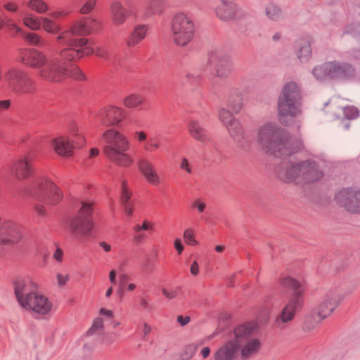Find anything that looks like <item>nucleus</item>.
<instances>
[{
    "instance_id": "obj_1",
    "label": "nucleus",
    "mask_w": 360,
    "mask_h": 360,
    "mask_svg": "<svg viewBox=\"0 0 360 360\" xmlns=\"http://www.w3.org/2000/svg\"><path fill=\"white\" fill-rule=\"evenodd\" d=\"M101 27L100 22L94 18H83L57 37L58 42L65 46L59 53L46 56L36 49H25L20 52L21 62L37 69L38 75L48 82H58L68 77L83 80L84 75L72 62L94 53V49L82 37L98 30Z\"/></svg>"
},
{
    "instance_id": "obj_18",
    "label": "nucleus",
    "mask_w": 360,
    "mask_h": 360,
    "mask_svg": "<svg viewBox=\"0 0 360 360\" xmlns=\"http://www.w3.org/2000/svg\"><path fill=\"white\" fill-rule=\"evenodd\" d=\"M51 144L58 154L70 156L72 155L74 148L83 146V141L82 136H79L77 141H72L65 136H60L52 140Z\"/></svg>"
},
{
    "instance_id": "obj_42",
    "label": "nucleus",
    "mask_w": 360,
    "mask_h": 360,
    "mask_svg": "<svg viewBox=\"0 0 360 360\" xmlns=\"http://www.w3.org/2000/svg\"><path fill=\"white\" fill-rule=\"evenodd\" d=\"M147 144L148 146L145 147L147 150H153L160 147L159 140L157 136L150 137Z\"/></svg>"
},
{
    "instance_id": "obj_53",
    "label": "nucleus",
    "mask_w": 360,
    "mask_h": 360,
    "mask_svg": "<svg viewBox=\"0 0 360 360\" xmlns=\"http://www.w3.org/2000/svg\"><path fill=\"white\" fill-rule=\"evenodd\" d=\"M145 238V234L143 233H141V232H139V233H135V235L134 236V240L136 242V243H141L142 240L144 239Z\"/></svg>"
},
{
    "instance_id": "obj_48",
    "label": "nucleus",
    "mask_w": 360,
    "mask_h": 360,
    "mask_svg": "<svg viewBox=\"0 0 360 360\" xmlns=\"http://www.w3.org/2000/svg\"><path fill=\"white\" fill-rule=\"evenodd\" d=\"M180 167L182 169L186 170L189 174H191L192 172V169H191V166L189 165V162H188V160L186 158H184L182 159Z\"/></svg>"
},
{
    "instance_id": "obj_17",
    "label": "nucleus",
    "mask_w": 360,
    "mask_h": 360,
    "mask_svg": "<svg viewBox=\"0 0 360 360\" xmlns=\"http://www.w3.org/2000/svg\"><path fill=\"white\" fill-rule=\"evenodd\" d=\"M226 128L238 148L243 150L248 149L251 141L245 134L238 120H233L230 124H227Z\"/></svg>"
},
{
    "instance_id": "obj_30",
    "label": "nucleus",
    "mask_w": 360,
    "mask_h": 360,
    "mask_svg": "<svg viewBox=\"0 0 360 360\" xmlns=\"http://www.w3.org/2000/svg\"><path fill=\"white\" fill-rule=\"evenodd\" d=\"M264 11L267 18L273 21H277L283 16L281 8L273 2H270L266 5Z\"/></svg>"
},
{
    "instance_id": "obj_13",
    "label": "nucleus",
    "mask_w": 360,
    "mask_h": 360,
    "mask_svg": "<svg viewBox=\"0 0 360 360\" xmlns=\"http://www.w3.org/2000/svg\"><path fill=\"white\" fill-rule=\"evenodd\" d=\"M11 90L18 95L32 93L34 89V80L24 70L12 68L4 76Z\"/></svg>"
},
{
    "instance_id": "obj_28",
    "label": "nucleus",
    "mask_w": 360,
    "mask_h": 360,
    "mask_svg": "<svg viewBox=\"0 0 360 360\" xmlns=\"http://www.w3.org/2000/svg\"><path fill=\"white\" fill-rule=\"evenodd\" d=\"M298 50L297 56L302 62H307L309 59L311 53L310 42L308 39H301L298 44Z\"/></svg>"
},
{
    "instance_id": "obj_4",
    "label": "nucleus",
    "mask_w": 360,
    "mask_h": 360,
    "mask_svg": "<svg viewBox=\"0 0 360 360\" xmlns=\"http://www.w3.org/2000/svg\"><path fill=\"white\" fill-rule=\"evenodd\" d=\"M281 284L288 292L283 298V307L275 319V325L283 328L294 319L296 312L302 307L304 286L290 276L282 278Z\"/></svg>"
},
{
    "instance_id": "obj_31",
    "label": "nucleus",
    "mask_w": 360,
    "mask_h": 360,
    "mask_svg": "<svg viewBox=\"0 0 360 360\" xmlns=\"http://www.w3.org/2000/svg\"><path fill=\"white\" fill-rule=\"evenodd\" d=\"M163 11V0H148L144 15L150 16L153 14H160Z\"/></svg>"
},
{
    "instance_id": "obj_44",
    "label": "nucleus",
    "mask_w": 360,
    "mask_h": 360,
    "mask_svg": "<svg viewBox=\"0 0 360 360\" xmlns=\"http://www.w3.org/2000/svg\"><path fill=\"white\" fill-rule=\"evenodd\" d=\"M184 238L186 242L189 245L196 244V240L194 239L191 229H187L184 233Z\"/></svg>"
},
{
    "instance_id": "obj_49",
    "label": "nucleus",
    "mask_w": 360,
    "mask_h": 360,
    "mask_svg": "<svg viewBox=\"0 0 360 360\" xmlns=\"http://www.w3.org/2000/svg\"><path fill=\"white\" fill-rule=\"evenodd\" d=\"M69 279V277L68 275L63 276L61 274H57V280H58V284L59 286H63L65 285L66 281Z\"/></svg>"
},
{
    "instance_id": "obj_45",
    "label": "nucleus",
    "mask_w": 360,
    "mask_h": 360,
    "mask_svg": "<svg viewBox=\"0 0 360 360\" xmlns=\"http://www.w3.org/2000/svg\"><path fill=\"white\" fill-rule=\"evenodd\" d=\"M198 77V75L195 76L194 74L186 72L181 73L179 75V79L182 84H184V79H186L188 82H190L191 81L192 79L196 78Z\"/></svg>"
},
{
    "instance_id": "obj_40",
    "label": "nucleus",
    "mask_w": 360,
    "mask_h": 360,
    "mask_svg": "<svg viewBox=\"0 0 360 360\" xmlns=\"http://www.w3.org/2000/svg\"><path fill=\"white\" fill-rule=\"evenodd\" d=\"M103 321L101 318H96L94 321L92 326L86 332L87 335H91L94 333L99 329H102L103 327Z\"/></svg>"
},
{
    "instance_id": "obj_59",
    "label": "nucleus",
    "mask_w": 360,
    "mask_h": 360,
    "mask_svg": "<svg viewBox=\"0 0 360 360\" xmlns=\"http://www.w3.org/2000/svg\"><path fill=\"white\" fill-rule=\"evenodd\" d=\"M210 354V349L208 347H205L202 348L201 350V354L204 359H206L209 356Z\"/></svg>"
},
{
    "instance_id": "obj_46",
    "label": "nucleus",
    "mask_w": 360,
    "mask_h": 360,
    "mask_svg": "<svg viewBox=\"0 0 360 360\" xmlns=\"http://www.w3.org/2000/svg\"><path fill=\"white\" fill-rule=\"evenodd\" d=\"M196 349H197V347L193 345H188V347H186V348L185 349V354L188 356V357L187 359H184L189 360L193 356L194 353L195 352Z\"/></svg>"
},
{
    "instance_id": "obj_29",
    "label": "nucleus",
    "mask_w": 360,
    "mask_h": 360,
    "mask_svg": "<svg viewBox=\"0 0 360 360\" xmlns=\"http://www.w3.org/2000/svg\"><path fill=\"white\" fill-rule=\"evenodd\" d=\"M147 28L145 25H137L131 32L130 37L127 40L128 46H132L144 39Z\"/></svg>"
},
{
    "instance_id": "obj_14",
    "label": "nucleus",
    "mask_w": 360,
    "mask_h": 360,
    "mask_svg": "<svg viewBox=\"0 0 360 360\" xmlns=\"http://www.w3.org/2000/svg\"><path fill=\"white\" fill-rule=\"evenodd\" d=\"M203 70L217 77L226 78L231 72V63L226 53L214 50L209 53L207 62Z\"/></svg>"
},
{
    "instance_id": "obj_35",
    "label": "nucleus",
    "mask_w": 360,
    "mask_h": 360,
    "mask_svg": "<svg viewBox=\"0 0 360 360\" xmlns=\"http://www.w3.org/2000/svg\"><path fill=\"white\" fill-rule=\"evenodd\" d=\"M41 17H34L32 15L23 18L24 24L32 30H38L41 27Z\"/></svg>"
},
{
    "instance_id": "obj_7",
    "label": "nucleus",
    "mask_w": 360,
    "mask_h": 360,
    "mask_svg": "<svg viewBox=\"0 0 360 360\" xmlns=\"http://www.w3.org/2000/svg\"><path fill=\"white\" fill-rule=\"evenodd\" d=\"M258 326L255 322L241 324L235 328L232 333L240 356L247 360L256 355L261 349V341L258 338Z\"/></svg>"
},
{
    "instance_id": "obj_32",
    "label": "nucleus",
    "mask_w": 360,
    "mask_h": 360,
    "mask_svg": "<svg viewBox=\"0 0 360 360\" xmlns=\"http://www.w3.org/2000/svg\"><path fill=\"white\" fill-rule=\"evenodd\" d=\"M41 27L51 34H56L60 31V26L50 18L41 17Z\"/></svg>"
},
{
    "instance_id": "obj_58",
    "label": "nucleus",
    "mask_w": 360,
    "mask_h": 360,
    "mask_svg": "<svg viewBox=\"0 0 360 360\" xmlns=\"http://www.w3.org/2000/svg\"><path fill=\"white\" fill-rule=\"evenodd\" d=\"M4 7L6 10L9 11H15L17 10V6L13 3H8L4 5Z\"/></svg>"
},
{
    "instance_id": "obj_27",
    "label": "nucleus",
    "mask_w": 360,
    "mask_h": 360,
    "mask_svg": "<svg viewBox=\"0 0 360 360\" xmlns=\"http://www.w3.org/2000/svg\"><path fill=\"white\" fill-rule=\"evenodd\" d=\"M110 10L112 21L115 25H118L124 22L127 18V11L120 2H113L111 4Z\"/></svg>"
},
{
    "instance_id": "obj_2",
    "label": "nucleus",
    "mask_w": 360,
    "mask_h": 360,
    "mask_svg": "<svg viewBox=\"0 0 360 360\" xmlns=\"http://www.w3.org/2000/svg\"><path fill=\"white\" fill-rule=\"evenodd\" d=\"M257 141L264 151L278 158L297 153L302 147L300 140L292 139L288 131L271 122L259 128Z\"/></svg>"
},
{
    "instance_id": "obj_36",
    "label": "nucleus",
    "mask_w": 360,
    "mask_h": 360,
    "mask_svg": "<svg viewBox=\"0 0 360 360\" xmlns=\"http://www.w3.org/2000/svg\"><path fill=\"white\" fill-rule=\"evenodd\" d=\"M218 116L219 120L223 123V124L226 127L227 124H230L233 120H236V118L233 117V112L230 111V110L221 107L219 108L218 112Z\"/></svg>"
},
{
    "instance_id": "obj_64",
    "label": "nucleus",
    "mask_w": 360,
    "mask_h": 360,
    "mask_svg": "<svg viewBox=\"0 0 360 360\" xmlns=\"http://www.w3.org/2000/svg\"><path fill=\"white\" fill-rule=\"evenodd\" d=\"M136 134L138 135V139L140 141L146 140V135L144 132H143V131L136 132Z\"/></svg>"
},
{
    "instance_id": "obj_54",
    "label": "nucleus",
    "mask_w": 360,
    "mask_h": 360,
    "mask_svg": "<svg viewBox=\"0 0 360 360\" xmlns=\"http://www.w3.org/2000/svg\"><path fill=\"white\" fill-rule=\"evenodd\" d=\"M191 272L193 275L195 276L198 274V264L197 262H193L191 266Z\"/></svg>"
},
{
    "instance_id": "obj_10",
    "label": "nucleus",
    "mask_w": 360,
    "mask_h": 360,
    "mask_svg": "<svg viewBox=\"0 0 360 360\" xmlns=\"http://www.w3.org/2000/svg\"><path fill=\"white\" fill-rule=\"evenodd\" d=\"M79 204L78 214L69 217L65 221V226L72 236L82 243L91 235L94 226L91 218L93 212V202L82 200Z\"/></svg>"
},
{
    "instance_id": "obj_6",
    "label": "nucleus",
    "mask_w": 360,
    "mask_h": 360,
    "mask_svg": "<svg viewBox=\"0 0 360 360\" xmlns=\"http://www.w3.org/2000/svg\"><path fill=\"white\" fill-rule=\"evenodd\" d=\"M279 120L288 124V117H296L302 112V91L295 82H288L283 86L278 98Z\"/></svg>"
},
{
    "instance_id": "obj_37",
    "label": "nucleus",
    "mask_w": 360,
    "mask_h": 360,
    "mask_svg": "<svg viewBox=\"0 0 360 360\" xmlns=\"http://www.w3.org/2000/svg\"><path fill=\"white\" fill-rule=\"evenodd\" d=\"M144 101V98L139 94H131L125 98L124 105L127 108H135L141 105Z\"/></svg>"
},
{
    "instance_id": "obj_34",
    "label": "nucleus",
    "mask_w": 360,
    "mask_h": 360,
    "mask_svg": "<svg viewBox=\"0 0 360 360\" xmlns=\"http://www.w3.org/2000/svg\"><path fill=\"white\" fill-rule=\"evenodd\" d=\"M27 6L30 9L39 14H43L49 10V6L42 0H30L28 1Z\"/></svg>"
},
{
    "instance_id": "obj_11",
    "label": "nucleus",
    "mask_w": 360,
    "mask_h": 360,
    "mask_svg": "<svg viewBox=\"0 0 360 360\" xmlns=\"http://www.w3.org/2000/svg\"><path fill=\"white\" fill-rule=\"evenodd\" d=\"M311 73L320 81L328 78L348 79L354 76V69L348 63L333 61L315 67Z\"/></svg>"
},
{
    "instance_id": "obj_16",
    "label": "nucleus",
    "mask_w": 360,
    "mask_h": 360,
    "mask_svg": "<svg viewBox=\"0 0 360 360\" xmlns=\"http://www.w3.org/2000/svg\"><path fill=\"white\" fill-rule=\"evenodd\" d=\"M335 199L338 204L347 211L360 213V190L344 189L336 195Z\"/></svg>"
},
{
    "instance_id": "obj_8",
    "label": "nucleus",
    "mask_w": 360,
    "mask_h": 360,
    "mask_svg": "<svg viewBox=\"0 0 360 360\" xmlns=\"http://www.w3.org/2000/svg\"><path fill=\"white\" fill-rule=\"evenodd\" d=\"M103 150L112 162L120 167H128L132 163V158L125 152L129 149V142L120 132L109 129L103 134Z\"/></svg>"
},
{
    "instance_id": "obj_55",
    "label": "nucleus",
    "mask_w": 360,
    "mask_h": 360,
    "mask_svg": "<svg viewBox=\"0 0 360 360\" xmlns=\"http://www.w3.org/2000/svg\"><path fill=\"white\" fill-rule=\"evenodd\" d=\"M100 314H103V315H105L106 316H108V318H112L113 317V313L112 311L110 310H108L105 308H101L100 309Z\"/></svg>"
},
{
    "instance_id": "obj_22",
    "label": "nucleus",
    "mask_w": 360,
    "mask_h": 360,
    "mask_svg": "<svg viewBox=\"0 0 360 360\" xmlns=\"http://www.w3.org/2000/svg\"><path fill=\"white\" fill-rule=\"evenodd\" d=\"M238 7L233 0H221L220 4L216 9V15L219 18L224 21L236 19Z\"/></svg>"
},
{
    "instance_id": "obj_47",
    "label": "nucleus",
    "mask_w": 360,
    "mask_h": 360,
    "mask_svg": "<svg viewBox=\"0 0 360 360\" xmlns=\"http://www.w3.org/2000/svg\"><path fill=\"white\" fill-rule=\"evenodd\" d=\"M176 321L181 326H185L190 322L191 318L188 316H183L182 315H179L177 316Z\"/></svg>"
},
{
    "instance_id": "obj_51",
    "label": "nucleus",
    "mask_w": 360,
    "mask_h": 360,
    "mask_svg": "<svg viewBox=\"0 0 360 360\" xmlns=\"http://www.w3.org/2000/svg\"><path fill=\"white\" fill-rule=\"evenodd\" d=\"M63 255V250L60 248H57L53 254V258L58 262H61Z\"/></svg>"
},
{
    "instance_id": "obj_41",
    "label": "nucleus",
    "mask_w": 360,
    "mask_h": 360,
    "mask_svg": "<svg viewBox=\"0 0 360 360\" xmlns=\"http://www.w3.org/2000/svg\"><path fill=\"white\" fill-rule=\"evenodd\" d=\"M153 228V224L147 220H145L142 225L136 224L133 227L135 233L141 232V231L150 230Z\"/></svg>"
},
{
    "instance_id": "obj_50",
    "label": "nucleus",
    "mask_w": 360,
    "mask_h": 360,
    "mask_svg": "<svg viewBox=\"0 0 360 360\" xmlns=\"http://www.w3.org/2000/svg\"><path fill=\"white\" fill-rule=\"evenodd\" d=\"M162 293L163 295L168 299H174L177 297L178 293L176 291H167L166 289H162Z\"/></svg>"
},
{
    "instance_id": "obj_9",
    "label": "nucleus",
    "mask_w": 360,
    "mask_h": 360,
    "mask_svg": "<svg viewBox=\"0 0 360 360\" xmlns=\"http://www.w3.org/2000/svg\"><path fill=\"white\" fill-rule=\"evenodd\" d=\"M30 195L34 200V209L40 216L46 214L45 205H54L62 199V195L58 188L51 181L46 179L37 180Z\"/></svg>"
},
{
    "instance_id": "obj_33",
    "label": "nucleus",
    "mask_w": 360,
    "mask_h": 360,
    "mask_svg": "<svg viewBox=\"0 0 360 360\" xmlns=\"http://www.w3.org/2000/svg\"><path fill=\"white\" fill-rule=\"evenodd\" d=\"M349 34L360 42V22H352L347 25L343 30L342 35Z\"/></svg>"
},
{
    "instance_id": "obj_63",
    "label": "nucleus",
    "mask_w": 360,
    "mask_h": 360,
    "mask_svg": "<svg viewBox=\"0 0 360 360\" xmlns=\"http://www.w3.org/2000/svg\"><path fill=\"white\" fill-rule=\"evenodd\" d=\"M124 208V212L127 214L128 215H131L132 214V209L131 207H130V204L129 205H123Z\"/></svg>"
},
{
    "instance_id": "obj_15",
    "label": "nucleus",
    "mask_w": 360,
    "mask_h": 360,
    "mask_svg": "<svg viewBox=\"0 0 360 360\" xmlns=\"http://www.w3.org/2000/svg\"><path fill=\"white\" fill-rule=\"evenodd\" d=\"M343 295L337 290L326 294L317 308L311 314L316 323L329 316L343 299Z\"/></svg>"
},
{
    "instance_id": "obj_24",
    "label": "nucleus",
    "mask_w": 360,
    "mask_h": 360,
    "mask_svg": "<svg viewBox=\"0 0 360 360\" xmlns=\"http://www.w3.org/2000/svg\"><path fill=\"white\" fill-rule=\"evenodd\" d=\"M139 167L147 181L152 185L157 186L160 184V177L154 165L146 159L139 161Z\"/></svg>"
},
{
    "instance_id": "obj_39",
    "label": "nucleus",
    "mask_w": 360,
    "mask_h": 360,
    "mask_svg": "<svg viewBox=\"0 0 360 360\" xmlns=\"http://www.w3.org/2000/svg\"><path fill=\"white\" fill-rule=\"evenodd\" d=\"M96 3V0H86V1L79 8V13L82 14H87L91 11Z\"/></svg>"
},
{
    "instance_id": "obj_56",
    "label": "nucleus",
    "mask_w": 360,
    "mask_h": 360,
    "mask_svg": "<svg viewBox=\"0 0 360 360\" xmlns=\"http://www.w3.org/2000/svg\"><path fill=\"white\" fill-rule=\"evenodd\" d=\"M109 278H110V282L115 285L117 283V281H116V271L115 270H111L110 271V274H109Z\"/></svg>"
},
{
    "instance_id": "obj_12",
    "label": "nucleus",
    "mask_w": 360,
    "mask_h": 360,
    "mask_svg": "<svg viewBox=\"0 0 360 360\" xmlns=\"http://www.w3.org/2000/svg\"><path fill=\"white\" fill-rule=\"evenodd\" d=\"M172 30L175 43L178 46H184L193 38L195 25L189 16L179 13L172 18Z\"/></svg>"
},
{
    "instance_id": "obj_38",
    "label": "nucleus",
    "mask_w": 360,
    "mask_h": 360,
    "mask_svg": "<svg viewBox=\"0 0 360 360\" xmlns=\"http://www.w3.org/2000/svg\"><path fill=\"white\" fill-rule=\"evenodd\" d=\"M344 117L347 120L355 119L358 116V110L354 106H347L342 108Z\"/></svg>"
},
{
    "instance_id": "obj_19",
    "label": "nucleus",
    "mask_w": 360,
    "mask_h": 360,
    "mask_svg": "<svg viewBox=\"0 0 360 360\" xmlns=\"http://www.w3.org/2000/svg\"><path fill=\"white\" fill-rule=\"evenodd\" d=\"M4 27H6L11 32L20 34L23 39L32 45L41 46L44 44V41L39 35L35 33H26L22 32L20 27L7 18L4 19L0 18V29Z\"/></svg>"
},
{
    "instance_id": "obj_61",
    "label": "nucleus",
    "mask_w": 360,
    "mask_h": 360,
    "mask_svg": "<svg viewBox=\"0 0 360 360\" xmlns=\"http://www.w3.org/2000/svg\"><path fill=\"white\" fill-rule=\"evenodd\" d=\"M128 280L129 276L127 274H123L120 276V282L122 285H124Z\"/></svg>"
},
{
    "instance_id": "obj_43",
    "label": "nucleus",
    "mask_w": 360,
    "mask_h": 360,
    "mask_svg": "<svg viewBox=\"0 0 360 360\" xmlns=\"http://www.w3.org/2000/svg\"><path fill=\"white\" fill-rule=\"evenodd\" d=\"M130 193L125 186V183H122V197H121V201L122 205H129V200L130 198Z\"/></svg>"
},
{
    "instance_id": "obj_57",
    "label": "nucleus",
    "mask_w": 360,
    "mask_h": 360,
    "mask_svg": "<svg viewBox=\"0 0 360 360\" xmlns=\"http://www.w3.org/2000/svg\"><path fill=\"white\" fill-rule=\"evenodd\" d=\"M11 104L10 100H4L0 101V110L3 109H7Z\"/></svg>"
},
{
    "instance_id": "obj_21",
    "label": "nucleus",
    "mask_w": 360,
    "mask_h": 360,
    "mask_svg": "<svg viewBox=\"0 0 360 360\" xmlns=\"http://www.w3.org/2000/svg\"><path fill=\"white\" fill-rule=\"evenodd\" d=\"M124 117L123 111L116 107H108L103 109L98 115V120L105 126L119 124Z\"/></svg>"
},
{
    "instance_id": "obj_62",
    "label": "nucleus",
    "mask_w": 360,
    "mask_h": 360,
    "mask_svg": "<svg viewBox=\"0 0 360 360\" xmlns=\"http://www.w3.org/2000/svg\"><path fill=\"white\" fill-rule=\"evenodd\" d=\"M140 304H141V307H143L146 309H148L149 307H150L149 304H148L147 300L146 299H144V298H141V299Z\"/></svg>"
},
{
    "instance_id": "obj_52",
    "label": "nucleus",
    "mask_w": 360,
    "mask_h": 360,
    "mask_svg": "<svg viewBox=\"0 0 360 360\" xmlns=\"http://www.w3.org/2000/svg\"><path fill=\"white\" fill-rule=\"evenodd\" d=\"M174 247L176 250H177L179 254H181L184 250V246L181 243V240L179 238H177L174 241Z\"/></svg>"
},
{
    "instance_id": "obj_26",
    "label": "nucleus",
    "mask_w": 360,
    "mask_h": 360,
    "mask_svg": "<svg viewBox=\"0 0 360 360\" xmlns=\"http://www.w3.org/2000/svg\"><path fill=\"white\" fill-rule=\"evenodd\" d=\"M30 159L27 158H21L15 162L11 169L18 178H26L31 174V166Z\"/></svg>"
},
{
    "instance_id": "obj_25",
    "label": "nucleus",
    "mask_w": 360,
    "mask_h": 360,
    "mask_svg": "<svg viewBox=\"0 0 360 360\" xmlns=\"http://www.w3.org/2000/svg\"><path fill=\"white\" fill-rule=\"evenodd\" d=\"M188 131L193 139L202 143L211 141L206 129L198 120H192L190 121L188 124Z\"/></svg>"
},
{
    "instance_id": "obj_23",
    "label": "nucleus",
    "mask_w": 360,
    "mask_h": 360,
    "mask_svg": "<svg viewBox=\"0 0 360 360\" xmlns=\"http://www.w3.org/2000/svg\"><path fill=\"white\" fill-rule=\"evenodd\" d=\"M243 91L236 86L231 87L229 96L226 100L227 107L234 114H238L240 111L243 105Z\"/></svg>"
},
{
    "instance_id": "obj_60",
    "label": "nucleus",
    "mask_w": 360,
    "mask_h": 360,
    "mask_svg": "<svg viewBox=\"0 0 360 360\" xmlns=\"http://www.w3.org/2000/svg\"><path fill=\"white\" fill-rule=\"evenodd\" d=\"M99 245L103 248V250L105 251V252H110V250H111V246L106 243L104 241H101L99 242Z\"/></svg>"
},
{
    "instance_id": "obj_5",
    "label": "nucleus",
    "mask_w": 360,
    "mask_h": 360,
    "mask_svg": "<svg viewBox=\"0 0 360 360\" xmlns=\"http://www.w3.org/2000/svg\"><path fill=\"white\" fill-rule=\"evenodd\" d=\"M14 294L18 304L25 309L32 310L39 314H46L51 309L48 299L34 291V285L19 277L13 281Z\"/></svg>"
},
{
    "instance_id": "obj_20",
    "label": "nucleus",
    "mask_w": 360,
    "mask_h": 360,
    "mask_svg": "<svg viewBox=\"0 0 360 360\" xmlns=\"http://www.w3.org/2000/svg\"><path fill=\"white\" fill-rule=\"evenodd\" d=\"M238 353L232 333L230 339L219 347L213 354L214 360H235Z\"/></svg>"
},
{
    "instance_id": "obj_3",
    "label": "nucleus",
    "mask_w": 360,
    "mask_h": 360,
    "mask_svg": "<svg viewBox=\"0 0 360 360\" xmlns=\"http://www.w3.org/2000/svg\"><path fill=\"white\" fill-rule=\"evenodd\" d=\"M290 155L276 164L274 172L281 181L295 184H308L319 181L323 177V172L314 161H295Z\"/></svg>"
}]
</instances>
